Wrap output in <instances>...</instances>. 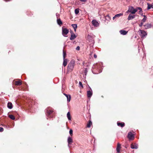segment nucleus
Returning a JSON list of instances; mask_svg holds the SVG:
<instances>
[{"label":"nucleus","mask_w":153,"mask_h":153,"mask_svg":"<svg viewBox=\"0 0 153 153\" xmlns=\"http://www.w3.org/2000/svg\"><path fill=\"white\" fill-rule=\"evenodd\" d=\"M102 63L101 62H99L97 63H96L93 66V68H96L98 71V73H94L93 71L92 72L94 74H98L100 73L102 71V69H103Z\"/></svg>","instance_id":"f257e3e1"},{"label":"nucleus","mask_w":153,"mask_h":153,"mask_svg":"<svg viewBox=\"0 0 153 153\" xmlns=\"http://www.w3.org/2000/svg\"><path fill=\"white\" fill-rule=\"evenodd\" d=\"M46 114L48 117L49 118H52L53 116V109L51 107H48L45 110Z\"/></svg>","instance_id":"f03ea898"},{"label":"nucleus","mask_w":153,"mask_h":153,"mask_svg":"<svg viewBox=\"0 0 153 153\" xmlns=\"http://www.w3.org/2000/svg\"><path fill=\"white\" fill-rule=\"evenodd\" d=\"M95 37V36L92 33H90L88 36V40L90 43V45L91 46H93L94 43V38Z\"/></svg>","instance_id":"7ed1b4c3"},{"label":"nucleus","mask_w":153,"mask_h":153,"mask_svg":"<svg viewBox=\"0 0 153 153\" xmlns=\"http://www.w3.org/2000/svg\"><path fill=\"white\" fill-rule=\"evenodd\" d=\"M75 62L74 59H72L68 64V68L69 71H71L73 70Z\"/></svg>","instance_id":"20e7f679"},{"label":"nucleus","mask_w":153,"mask_h":153,"mask_svg":"<svg viewBox=\"0 0 153 153\" xmlns=\"http://www.w3.org/2000/svg\"><path fill=\"white\" fill-rule=\"evenodd\" d=\"M139 32L140 33L141 38L142 39H144L147 35L146 32L143 30L140 29L139 30Z\"/></svg>","instance_id":"39448f33"},{"label":"nucleus","mask_w":153,"mask_h":153,"mask_svg":"<svg viewBox=\"0 0 153 153\" xmlns=\"http://www.w3.org/2000/svg\"><path fill=\"white\" fill-rule=\"evenodd\" d=\"M128 11L132 14H134L137 12V10L136 8L134 9L133 7L131 6L128 8Z\"/></svg>","instance_id":"423d86ee"},{"label":"nucleus","mask_w":153,"mask_h":153,"mask_svg":"<svg viewBox=\"0 0 153 153\" xmlns=\"http://www.w3.org/2000/svg\"><path fill=\"white\" fill-rule=\"evenodd\" d=\"M89 88L91 90L88 91H87V96L88 98H90L92 96L93 93L92 90L91 88L90 87H89Z\"/></svg>","instance_id":"0eeeda50"},{"label":"nucleus","mask_w":153,"mask_h":153,"mask_svg":"<svg viewBox=\"0 0 153 153\" xmlns=\"http://www.w3.org/2000/svg\"><path fill=\"white\" fill-rule=\"evenodd\" d=\"M68 30L66 28L64 29L62 28V34L63 35L65 36V35H67L68 33Z\"/></svg>","instance_id":"6e6552de"},{"label":"nucleus","mask_w":153,"mask_h":153,"mask_svg":"<svg viewBox=\"0 0 153 153\" xmlns=\"http://www.w3.org/2000/svg\"><path fill=\"white\" fill-rule=\"evenodd\" d=\"M128 137L129 140H132L134 139V136L131 132H129L128 134Z\"/></svg>","instance_id":"1a4fd4ad"},{"label":"nucleus","mask_w":153,"mask_h":153,"mask_svg":"<svg viewBox=\"0 0 153 153\" xmlns=\"http://www.w3.org/2000/svg\"><path fill=\"white\" fill-rule=\"evenodd\" d=\"M92 23L95 27H97L99 25V23L96 20H93L92 21Z\"/></svg>","instance_id":"9d476101"},{"label":"nucleus","mask_w":153,"mask_h":153,"mask_svg":"<svg viewBox=\"0 0 153 153\" xmlns=\"http://www.w3.org/2000/svg\"><path fill=\"white\" fill-rule=\"evenodd\" d=\"M138 145L137 143L132 144L131 145V147L132 149H137L138 148Z\"/></svg>","instance_id":"9b49d317"},{"label":"nucleus","mask_w":153,"mask_h":153,"mask_svg":"<svg viewBox=\"0 0 153 153\" xmlns=\"http://www.w3.org/2000/svg\"><path fill=\"white\" fill-rule=\"evenodd\" d=\"M121 148V145L119 143H117V146L116 148V151L117 153H119L120 151V149Z\"/></svg>","instance_id":"f8f14e48"},{"label":"nucleus","mask_w":153,"mask_h":153,"mask_svg":"<svg viewBox=\"0 0 153 153\" xmlns=\"http://www.w3.org/2000/svg\"><path fill=\"white\" fill-rule=\"evenodd\" d=\"M117 124L118 126L122 128L124 127L125 125V123L123 122H117Z\"/></svg>","instance_id":"ddd939ff"},{"label":"nucleus","mask_w":153,"mask_h":153,"mask_svg":"<svg viewBox=\"0 0 153 153\" xmlns=\"http://www.w3.org/2000/svg\"><path fill=\"white\" fill-rule=\"evenodd\" d=\"M68 145L69 146V145L71 144V143L73 142V140L72 138L70 137H69L68 139Z\"/></svg>","instance_id":"4468645a"},{"label":"nucleus","mask_w":153,"mask_h":153,"mask_svg":"<svg viewBox=\"0 0 153 153\" xmlns=\"http://www.w3.org/2000/svg\"><path fill=\"white\" fill-rule=\"evenodd\" d=\"M135 17V16L134 15H132L130 14L128 17V20H132L134 19Z\"/></svg>","instance_id":"2eb2a0df"},{"label":"nucleus","mask_w":153,"mask_h":153,"mask_svg":"<svg viewBox=\"0 0 153 153\" xmlns=\"http://www.w3.org/2000/svg\"><path fill=\"white\" fill-rule=\"evenodd\" d=\"M105 21H107V23H108V22H109L111 19V17L109 15H107L105 16Z\"/></svg>","instance_id":"dca6fc26"},{"label":"nucleus","mask_w":153,"mask_h":153,"mask_svg":"<svg viewBox=\"0 0 153 153\" xmlns=\"http://www.w3.org/2000/svg\"><path fill=\"white\" fill-rule=\"evenodd\" d=\"M123 15V13H120L119 14H117L113 18V19L114 20L116 18H118L119 17L122 16Z\"/></svg>","instance_id":"f3484780"},{"label":"nucleus","mask_w":153,"mask_h":153,"mask_svg":"<svg viewBox=\"0 0 153 153\" xmlns=\"http://www.w3.org/2000/svg\"><path fill=\"white\" fill-rule=\"evenodd\" d=\"M120 33L121 34L124 35L127 34L128 33V31L124 30H121L120 31Z\"/></svg>","instance_id":"a211bd4d"},{"label":"nucleus","mask_w":153,"mask_h":153,"mask_svg":"<svg viewBox=\"0 0 153 153\" xmlns=\"http://www.w3.org/2000/svg\"><path fill=\"white\" fill-rule=\"evenodd\" d=\"M65 95L67 99V101L69 102L71 99V96L70 95H68L65 94H64Z\"/></svg>","instance_id":"6ab92c4d"},{"label":"nucleus","mask_w":153,"mask_h":153,"mask_svg":"<svg viewBox=\"0 0 153 153\" xmlns=\"http://www.w3.org/2000/svg\"><path fill=\"white\" fill-rule=\"evenodd\" d=\"M146 29L150 28L152 27V25L150 24H147L144 25Z\"/></svg>","instance_id":"aec40b11"},{"label":"nucleus","mask_w":153,"mask_h":153,"mask_svg":"<svg viewBox=\"0 0 153 153\" xmlns=\"http://www.w3.org/2000/svg\"><path fill=\"white\" fill-rule=\"evenodd\" d=\"M7 107L9 109H12L13 108V105L11 102H8L7 103Z\"/></svg>","instance_id":"412c9836"},{"label":"nucleus","mask_w":153,"mask_h":153,"mask_svg":"<svg viewBox=\"0 0 153 153\" xmlns=\"http://www.w3.org/2000/svg\"><path fill=\"white\" fill-rule=\"evenodd\" d=\"M22 81L20 80L16 81L15 82V84L16 85H22Z\"/></svg>","instance_id":"4be33fe9"},{"label":"nucleus","mask_w":153,"mask_h":153,"mask_svg":"<svg viewBox=\"0 0 153 153\" xmlns=\"http://www.w3.org/2000/svg\"><path fill=\"white\" fill-rule=\"evenodd\" d=\"M147 5L148 6L147 7V10H149L151 8H153V6H152V4H150L149 3H147Z\"/></svg>","instance_id":"5701e85b"},{"label":"nucleus","mask_w":153,"mask_h":153,"mask_svg":"<svg viewBox=\"0 0 153 153\" xmlns=\"http://www.w3.org/2000/svg\"><path fill=\"white\" fill-rule=\"evenodd\" d=\"M76 37V36L74 34H71V36L70 38L71 40H73Z\"/></svg>","instance_id":"b1692460"},{"label":"nucleus","mask_w":153,"mask_h":153,"mask_svg":"<svg viewBox=\"0 0 153 153\" xmlns=\"http://www.w3.org/2000/svg\"><path fill=\"white\" fill-rule=\"evenodd\" d=\"M57 22L58 24L60 26H61L62 24V22L60 19H57Z\"/></svg>","instance_id":"393cba45"},{"label":"nucleus","mask_w":153,"mask_h":153,"mask_svg":"<svg viewBox=\"0 0 153 153\" xmlns=\"http://www.w3.org/2000/svg\"><path fill=\"white\" fill-rule=\"evenodd\" d=\"M67 116L68 120H71V117L70 115V113L69 112H68L67 113Z\"/></svg>","instance_id":"a878e982"},{"label":"nucleus","mask_w":153,"mask_h":153,"mask_svg":"<svg viewBox=\"0 0 153 153\" xmlns=\"http://www.w3.org/2000/svg\"><path fill=\"white\" fill-rule=\"evenodd\" d=\"M67 59H63V65L64 66H65L67 65Z\"/></svg>","instance_id":"bb28decb"},{"label":"nucleus","mask_w":153,"mask_h":153,"mask_svg":"<svg viewBox=\"0 0 153 153\" xmlns=\"http://www.w3.org/2000/svg\"><path fill=\"white\" fill-rule=\"evenodd\" d=\"M143 16L144 17L143 18L141 22H142L144 23L146 22V19H147V17L146 16L143 15Z\"/></svg>","instance_id":"cd10ccee"},{"label":"nucleus","mask_w":153,"mask_h":153,"mask_svg":"<svg viewBox=\"0 0 153 153\" xmlns=\"http://www.w3.org/2000/svg\"><path fill=\"white\" fill-rule=\"evenodd\" d=\"M9 117L12 120H14L15 119V117L12 114L9 115Z\"/></svg>","instance_id":"c85d7f7f"},{"label":"nucleus","mask_w":153,"mask_h":153,"mask_svg":"<svg viewBox=\"0 0 153 153\" xmlns=\"http://www.w3.org/2000/svg\"><path fill=\"white\" fill-rule=\"evenodd\" d=\"M136 9L137 10V11L138 10H140V11H139L140 13H141L143 12L142 8L140 7H137L136 8Z\"/></svg>","instance_id":"c756f323"},{"label":"nucleus","mask_w":153,"mask_h":153,"mask_svg":"<svg viewBox=\"0 0 153 153\" xmlns=\"http://www.w3.org/2000/svg\"><path fill=\"white\" fill-rule=\"evenodd\" d=\"M92 124V122L91 121H89L87 125V127L88 128H90L91 127V125Z\"/></svg>","instance_id":"7c9ffc66"},{"label":"nucleus","mask_w":153,"mask_h":153,"mask_svg":"<svg viewBox=\"0 0 153 153\" xmlns=\"http://www.w3.org/2000/svg\"><path fill=\"white\" fill-rule=\"evenodd\" d=\"M79 9H76L75 10V13L76 14H77L79 12Z\"/></svg>","instance_id":"2f4dec72"},{"label":"nucleus","mask_w":153,"mask_h":153,"mask_svg":"<svg viewBox=\"0 0 153 153\" xmlns=\"http://www.w3.org/2000/svg\"><path fill=\"white\" fill-rule=\"evenodd\" d=\"M72 27L76 29L77 27V25L76 24H73L71 25Z\"/></svg>","instance_id":"473e14b6"},{"label":"nucleus","mask_w":153,"mask_h":153,"mask_svg":"<svg viewBox=\"0 0 153 153\" xmlns=\"http://www.w3.org/2000/svg\"><path fill=\"white\" fill-rule=\"evenodd\" d=\"M66 56V52H65L64 50H63V59H65V57Z\"/></svg>","instance_id":"72a5a7b5"},{"label":"nucleus","mask_w":153,"mask_h":153,"mask_svg":"<svg viewBox=\"0 0 153 153\" xmlns=\"http://www.w3.org/2000/svg\"><path fill=\"white\" fill-rule=\"evenodd\" d=\"M79 87H81L82 88H83V86L81 82H80V81L79 82Z\"/></svg>","instance_id":"f704fd0d"},{"label":"nucleus","mask_w":153,"mask_h":153,"mask_svg":"<svg viewBox=\"0 0 153 153\" xmlns=\"http://www.w3.org/2000/svg\"><path fill=\"white\" fill-rule=\"evenodd\" d=\"M87 71H87V69H85L84 71V73L85 74V76L86 75Z\"/></svg>","instance_id":"c9c22d12"},{"label":"nucleus","mask_w":153,"mask_h":153,"mask_svg":"<svg viewBox=\"0 0 153 153\" xmlns=\"http://www.w3.org/2000/svg\"><path fill=\"white\" fill-rule=\"evenodd\" d=\"M69 134L71 135L72 136L73 134V130L72 129H70L69 131Z\"/></svg>","instance_id":"e433bc0d"},{"label":"nucleus","mask_w":153,"mask_h":153,"mask_svg":"<svg viewBox=\"0 0 153 153\" xmlns=\"http://www.w3.org/2000/svg\"><path fill=\"white\" fill-rule=\"evenodd\" d=\"M4 131L3 128L2 127H0V132H2Z\"/></svg>","instance_id":"4c0bfd02"},{"label":"nucleus","mask_w":153,"mask_h":153,"mask_svg":"<svg viewBox=\"0 0 153 153\" xmlns=\"http://www.w3.org/2000/svg\"><path fill=\"white\" fill-rule=\"evenodd\" d=\"M76 50L77 51H79L80 49V47L79 46H78L76 48Z\"/></svg>","instance_id":"58836bf2"},{"label":"nucleus","mask_w":153,"mask_h":153,"mask_svg":"<svg viewBox=\"0 0 153 153\" xmlns=\"http://www.w3.org/2000/svg\"><path fill=\"white\" fill-rule=\"evenodd\" d=\"M143 22H141V23H140V24L139 25V26L140 27H141L143 24Z\"/></svg>","instance_id":"ea45409f"},{"label":"nucleus","mask_w":153,"mask_h":153,"mask_svg":"<svg viewBox=\"0 0 153 153\" xmlns=\"http://www.w3.org/2000/svg\"><path fill=\"white\" fill-rule=\"evenodd\" d=\"M81 2H85L87 0H79Z\"/></svg>","instance_id":"a19ab883"},{"label":"nucleus","mask_w":153,"mask_h":153,"mask_svg":"<svg viewBox=\"0 0 153 153\" xmlns=\"http://www.w3.org/2000/svg\"><path fill=\"white\" fill-rule=\"evenodd\" d=\"M94 58H96L97 57V55L96 54H94Z\"/></svg>","instance_id":"79ce46f5"},{"label":"nucleus","mask_w":153,"mask_h":153,"mask_svg":"<svg viewBox=\"0 0 153 153\" xmlns=\"http://www.w3.org/2000/svg\"><path fill=\"white\" fill-rule=\"evenodd\" d=\"M74 30L75 31H76V29H75V28H74Z\"/></svg>","instance_id":"37998d69"},{"label":"nucleus","mask_w":153,"mask_h":153,"mask_svg":"<svg viewBox=\"0 0 153 153\" xmlns=\"http://www.w3.org/2000/svg\"><path fill=\"white\" fill-rule=\"evenodd\" d=\"M92 53H90V55H92Z\"/></svg>","instance_id":"c03bdc74"},{"label":"nucleus","mask_w":153,"mask_h":153,"mask_svg":"<svg viewBox=\"0 0 153 153\" xmlns=\"http://www.w3.org/2000/svg\"><path fill=\"white\" fill-rule=\"evenodd\" d=\"M141 15L143 16L144 15H143V14H142Z\"/></svg>","instance_id":"a18cd8bd"},{"label":"nucleus","mask_w":153,"mask_h":153,"mask_svg":"<svg viewBox=\"0 0 153 153\" xmlns=\"http://www.w3.org/2000/svg\"><path fill=\"white\" fill-rule=\"evenodd\" d=\"M56 16H57V13H56Z\"/></svg>","instance_id":"49530a36"},{"label":"nucleus","mask_w":153,"mask_h":153,"mask_svg":"<svg viewBox=\"0 0 153 153\" xmlns=\"http://www.w3.org/2000/svg\"><path fill=\"white\" fill-rule=\"evenodd\" d=\"M5 126L6 127H7V126Z\"/></svg>","instance_id":"de8ad7c7"},{"label":"nucleus","mask_w":153,"mask_h":153,"mask_svg":"<svg viewBox=\"0 0 153 153\" xmlns=\"http://www.w3.org/2000/svg\"><path fill=\"white\" fill-rule=\"evenodd\" d=\"M152 6H153V3H152Z\"/></svg>","instance_id":"09e8293b"}]
</instances>
